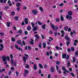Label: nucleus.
Instances as JSON below:
<instances>
[{
  "mask_svg": "<svg viewBox=\"0 0 78 78\" xmlns=\"http://www.w3.org/2000/svg\"><path fill=\"white\" fill-rule=\"evenodd\" d=\"M27 30L30 31L31 30V27L30 26H28L27 28Z\"/></svg>",
  "mask_w": 78,
  "mask_h": 78,
  "instance_id": "23",
  "label": "nucleus"
},
{
  "mask_svg": "<svg viewBox=\"0 0 78 78\" xmlns=\"http://www.w3.org/2000/svg\"><path fill=\"white\" fill-rule=\"evenodd\" d=\"M62 70L64 71L63 72V73L64 74H66V72L69 73V71L66 69V68L64 67H62Z\"/></svg>",
  "mask_w": 78,
  "mask_h": 78,
  "instance_id": "3",
  "label": "nucleus"
},
{
  "mask_svg": "<svg viewBox=\"0 0 78 78\" xmlns=\"http://www.w3.org/2000/svg\"><path fill=\"white\" fill-rule=\"evenodd\" d=\"M39 9L41 11V12H42V11H44V9H42V8L41 7H39Z\"/></svg>",
  "mask_w": 78,
  "mask_h": 78,
  "instance_id": "22",
  "label": "nucleus"
},
{
  "mask_svg": "<svg viewBox=\"0 0 78 78\" xmlns=\"http://www.w3.org/2000/svg\"><path fill=\"white\" fill-rule=\"evenodd\" d=\"M34 70H36V69H37V66H36V64H34Z\"/></svg>",
  "mask_w": 78,
  "mask_h": 78,
  "instance_id": "16",
  "label": "nucleus"
},
{
  "mask_svg": "<svg viewBox=\"0 0 78 78\" xmlns=\"http://www.w3.org/2000/svg\"><path fill=\"white\" fill-rule=\"evenodd\" d=\"M75 55H78V51H77L75 53Z\"/></svg>",
  "mask_w": 78,
  "mask_h": 78,
  "instance_id": "63",
  "label": "nucleus"
},
{
  "mask_svg": "<svg viewBox=\"0 0 78 78\" xmlns=\"http://www.w3.org/2000/svg\"><path fill=\"white\" fill-rule=\"evenodd\" d=\"M37 23H38L40 25H42V23H41V22L40 21H38Z\"/></svg>",
  "mask_w": 78,
  "mask_h": 78,
  "instance_id": "34",
  "label": "nucleus"
},
{
  "mask_svg": "<svg viewBox=\"0 0 78 78\" xmlns=\"http://www.w3.org/2000/svg\"><path fill=\"white\" fill-rule=\"evenodd\" d=\"M2 61H3L4 62L6 61V57L5 56H2Z\"/></svg>",
  "mask_w": 78,
  "mask_h": 78,
  "instance_id": "5",
  "label": "nucleus"
},
{
  "mask_svg": "<svg viewBox=\"0 0 78 78\" xmlns=\"http://www.w3.org/2000/svg\"><path fill=\"white\" fill-rule=\"evenodd\" d=\"M55 20L57 22H59L60 20V19H59V18H57Z\"/></svg>",
  "mask_w": 78,
  "mask_h": 78,
  "instance_id": "24",
  "label": "nucleus"
},
{
  "mask_svg": "<svg viewBox=\"0 0 78 78\" xmlns=\"http://www.w3.org/2000/svg\"><path fill=\"white\" fill-rule=\"evenodd\" d=\"M16 6H18V7H19L20 5H21V4L20 2H18L16 4Z\"/></svg>",
  "mask_w": 78,
  "mask_h": 78,
  "instance_id": "19",
  "label": "nucleus"
},
{
  "mask_svg": "<svg viewBox=\"0 0 78 78\" xmlns=\"http://www.w3.org/2000/svg\"><path fill=\"white\" fill-rule=\"evenodd\" d=\"M5 69H0V72H5Z\"/></svg>",
  "mask_w": 78,
  "mask_h": 78,
  "instance_id": "31",
  "label": "nucleus"
},
{
  "mask_svg": "<svg viewBox=\"0 0 78 78\" xmlns=\"http://www.w3.org/2000/svg\"><path fill=\"white\" fill-rule=\"evenodd\" d=\"M25 23L26 24H28V18H25V21H24Z\"/></svg>",
  "mask_w": 78,
  "mask_h": 78,
  "instance_id": "10",
  "label": "nucleus"
},
{
  "mask_svg": "<svg viewBox=\"0 0 78 78\" xmlns=\"http://www.w3.org/2000/svg\"><path fill=\"white\" fill-rule=\"evenodd\" d=\"M22 44L23 45H25V41H22Z\"/></svg>",
  "mask_w": 78,
  "mask_h": 78,
  "instance_id": "42",
  "label": "nucleus"
},
{
  "mask_svg": "<svg viewBox=\"0 0 78 78\" xmlns=\"http://www.w3.org/2000/svg\"><path fill=\"white\" fill-rule=\"evenodd\" d=\"M22 30H20L19 31H18V33H22Z\"/></svg>",
  "mask_w": 78,
  "mask_h": 78,
  "instance_id": "44",
  "label": "nucleus"
},
{
  "mask_svg": "<svg viewBox=\"0 0 78 78\" xmlns=\"http://www.w3.org/2000/svg\"><path fill=\"white\" fill-rule=\"evenodd\" d=\"M4 78H9V76H4Z\"/></svg>",
  "mask_w": 78,
  "mask_h": 78,
  "instance_id": "58",
  "label": "nucleus"
},
{
  "mask_svg": "<svg viewBox=\"0 0 78 78\" xmlns=\"http://www.w3.org/2000/svg\"><path fill=\"white\" fill-rule=\"evenodd\" d=\"M69 55H67L65 58L66 59H69Z\"/></svg>",
  "mask_w": 78,
  "mask_h": 78,
  "instance_id": "32",
  "label": "nucleus"
},
{
  "mask_svg": "<svg viewBox=\"0 0 78 78\" xmlns=\"http://www.w3.org/2000/svg\"><path fill=\"white\" fill-rule=\"evenodd\" d=\"M41 37H42V38L43 39H44V38H45V37H44V35L42 34L41 35Z\"/></svg>",
  "mask_w": 78,
  "mask_h": 78,
  "instance_id": "49",
  "label": "nucleus"
},
{
  "mask_svg": "<svg viewBox=\"0 0 78 78\" xmlns=\"http://www.w3.org/2000/svg\"><path fill=\"white\" fill-rule=\"evenodd\" d=\"M23 9H24L25 10H26V9H27V7H26L25 6H24L23 7Z\"/></svg>",
  "mask_w": 78,
  "mask_h": 78,
  "instance_id": "41",
  "label": "nucleus"
},
{
  "mask_svg": "<svg viewBox=\"0 0 78 78\" xmlns=\"http://www.w3.org/2000/svg\"><path fill=\"white\" fill-rule=\"evenodd\" d=\"M31 25L32 27H34V23H31Z\"/></svg>",
  "mask_w": 78,
  "mask_h": 78,
  "instance_id": "48",
  "label": "nucleus"
},
{
  "mask_svg": "<svg viewBox=\"0 0 78 78\" xmlns=\"http://www.w3.org/2000/svg\"><path fill=\"white\" fill-rule=\"evenodd\" d=\"M15 19L16 20H18L19 19V17L18 16H16L15 18Z\"/></svg>",
  "mask_w": 78,
  "mask_h": 78,
  "instance_id": "40",
  "label": "nucleus"
},
{
  "mask_svg": "<svg viewBox=\"0 0 78 78\" xmlns=\"http://www.w3.org/2000/svg\"><path fill=\"white\" fill-rule=\"evenodd\" d=\"M45 26H46V25L45 24H44V25H43L42 26V28L43 29H44V30L45 29Z\"/></svg>",
  "mask_w": 78,
  "mask_h": 78,
  "instance_id": "30",
  "label": "nucleus"
},
{
  "mask_svg": "<svg viewBox=\"0 0 78 78\" xmlns=\"http://www.w3.org/2000/svg\"><path fill=\"white\" fill-rule=\"evenodd\" d=\"M11 23L10 22H7V25L8 27H10V24Z\"/></svg>",
  "mask_w": 78,
  "mask_h": 78,
  "instance_id": "20",
  "label": "nucleus"
},
{
  "mask_svg": "<svg viewBox=\"0 0 78 78\" xmlns=\"http://www.w3.org/2000/svg\"><path fill=\"white\" fill-rule=\"evenodd\" d=\"M10 57L11 59H13V56H12V54L10 55Z\"/></svg>",
  "mask_w": 78,
  "mask_h": 78,
  "instance_id": "39",
  "label": "nucleus"
},
{
  "mask_svg": "<svg viewBox=\"0 0 78 78\" xmlns=\"http://www.w3.org/2000/svg\"><path fill=\"white\" fill-rule=\"evenodd\" d=\"M6 58L8 60V61H9V60H10V58H9V57H7Z\"/></svg>",
  "mask_w": 78,
  "mask_h": 78,
  "instance_id": "59",
  "label": "nucleus"
},
{
  "mask_svg": "<svg viewBox=\"0 0 78 78\" xmlns=\"http://www.w3.org/2000/svg\"><path fill=\"white\" fill-rule=\"evenodd\" d=\"M35 37L37 39H38L39 38V36L38 35H35Z\"/></svg>",
  "mask_w": 78,
  "mask_h": 78,
  "instance_id": "27",
  "label": "nucleus"
},
{
  "mask_svg": "<svg viewBox=\"0 0 78 78\" xmlns=\"http://www.w3.org/2000/svg\"><path fill=\"white\" fill-rule=\"evenodd\" d=\"M23 62H27V61L26 60H27V59H28V58L25 57H23Z\"/></svg>",
  "mask_w": 78,
  "mask_h": 78,
  "instance_id": "9",
  "label": "nucleus"
},
{
  "mask_svg": "<svg viewBox=\"0 0 78 78\" xmlns=\"http://www.w3.org/2000/svg\"><path fill=\"white\" fill-rule=\"evenodd\" d=\"M0 20L2 19V12H0Z\"/></svg>",
  "mask_w": 78,
  "mask_h": 78,
  "instance_id": "33",
  "label": "nucleus"
},
{
  "mask_svg": "<svg viewBox=\"0 0 78 78\" xmlns=\"http://www.w3.org/2000/svg\"><path fill=\"white\" fill-rule=\"evenodd\" d=\"M51 72H52V73H53V72H54L55 71V69L53 68V67H51Z\"/></svg>",
  "mask_w": 78,
  "mask_h": 78,
  "instance_id": "12",
  "label": "nucleus"
},
{
  "mask_svg": "<svg viewBox=\"0 0 78 78\" xmlns=\"http://www.w3.org/2000/svg\"><path fill=\"white\" fill-rule=\"evenodd\" d=\"M56 63L57 64H60V63L59 62L57 61L56 62Z\"/></svg>",
  "mask_w": 78,
  "mask_h": 78,
  "instance_id": "61",
  "label": "nucleus"
},
{
  "mask_svg": "<svg viewBox=\"0 0 78 78\" xmlns=\"http://www.w3.org/2000/svg\"><path fill=\"white\" fill-rule=\"evenodd\" d=\"M56 69L57 70H58V69H59V66H56Z\"/></svg>",
  "mask_w": 78,
  "mask_h": 78,
  "instance_id": "56",
  "label": "nucleus"
},
{
  "mask_svg": "<svg viewBox=\"0 0 78 78\" xmlns=\"http://www.w3.org/2000/svg\"><path fill=\"white\" fill-rule=\"evenodd\" d=\"M67 46L68 47L69 46V45L70 44V42L68 41L67 42Z\"/></svg>",
  "mask_w": 78,
  "mask_h": 78,
  "instance_id": "54",
  "label": "nucleus"
},
{
  "mask_svg": "<svg viewBox=\"0 0 78 78\" xmlns=\"http://www.w3.org/2000/svg\"><path fill=\"white\" fill-rule=\"evenodd\" d=\"M61 17V21H64V18L62 17V15H61L60 16Z\"/></svg>",
  "mask_w": 78,
  "mask_h": 78,
  "instance_id": "29",
  "label": "nucleus"
},
{
  "mask_svg": "<svg viewBox=\"0 0 78 78\" xmlns=\"http://www.w3.org/2000/svg\"><path fill=\"white\" fill-rule=\"evenodd\" d=\"M17 11H19V10H20V8L19 7H17Z\"/></svg>",
  "mask_w": 78,
  "mask_h": 78,
  "instance_id": "62",
  "label": "nucleus"
},
{
  "mask_svg": "<svg viewBox=\"0 0 78 78\" xmlns=\"http://www.w3.org/2000/svg\"><path fill=\"white\" fill-rule=\"evenodd\" d=\"M11 73H12V71H10L9 73V75H10L11 74Z\"/></svg>",
  "mask_w": 78,
  "mask_h": 78,
  "instance_id": "53",
  "label": "nucleus"
},
{
  "mask_svg": "<svg viewBox=\"0 0 78 78\" xmlns=\"http://www.w3.org/2000/svg\"><path fill=\"white\" fill-rule=\"evenodd\" d=\"M12 41H13V42H14V41H15V38H12Z\"/></svg>",
  "mask_w": 78,
  "mask_h": 78,
  "instance_id": "51",
  "label": "nucleus"
},
{
  "mask_svg": "<svg viewBox=\"0 0 78 78\" xmlns=\"http://www.w3.org/2000/svg\"><path fill=\"white\" fill-rule=\"evenodd\" d=\"M50 76H51V74H49L48 76V78H50Z\"/></svg>",
  "mask_w": 78,
  "mask_h": 78,
  "instance_id": "64",
  "label": "nucleus"
},
{
  "mask_svg": "<svg viewBox=\"0 0 78 78\" xmlns=\"http://www.w3.org/2000/svg\"><path fill=\"white\" fill-rule=\"evenodd\" d=\"M4 48V46L2 44H0V51H2L3 50Z\"/></svg>",
  "mask_w": 78,
  "mask_h": 78,
  "instance_id": "6",
  "label": "nucleus"
},
{
  "mask_svg": "<svg viewBox=\"0 0 78 78\" xmlns=\"http://www.w3.org/2000/svg\"><path fill=\"white\" fill-rule=\"evenodd\" d=\"M64 30L65 31H67L68 30V26H66L65 27Z\"/></svg>",
  "mask_w": 78,
  "mask_h": 78,
  "instance_id": "28",
  "label": "nucleus"
},
{
  "mask_svg": "<svg viewBox=\"0 0 78 78\" xmlns=\"http://www.w3.org/2000/svg\"><path fill=\"white\" fill-rule=\"evenodd\" d=\"M75 48H74V47H71V50L72 51H74Z\"/></svg>",
  "mask_w": 78,
  "mask_h": 78,
  "instance_id": "43",
  "label": "nucleus"
},
{
  "mask_svg": "<svg viewBox=\"0 0 78 78\" xmlns=\"http://www.w3.org/2000/svg\"><path fill=\"white\" fill-rule=\"evenodd\" d=\"M37 26H36L35 27H34L33 29V31H35L37 30Z\"/></svg>",
  "mask_w": 78,
  "mask_h": 78,
  "instance_id": "18",
  "label": "nucleus"
},
{
  "mask_svg": "<svg viewBox=\"0 0 78 78\" xmlns=\"http://www.w3.org/2000/svg\"><path fill=\"white\" fill-rule=\"evenodd\" d=\"M50 25H51V27L53 30L55 29V26H54V25L51 24V23H50Z\"/></svg>",
  "mask_w": 78,
  "mask_h": 78,
  "instance_id": "15",
  "label": "nucleus"
},
{
  "mask_svg": "<svg viewBox=\"0 0 78 78\" xmlns=\"http://www.w3.org/2000/svg\"><path fill=\"white\" fill-rule=\"evenodd\" d=\"M15 47L16 48V49H17V50H19V51L21 50V52H22L23 51V50L22 49H21V48H19L18 47V46H17V44H16L15 45Z\"/></svg>",
  "mask_w": 78,
  "mask_h": 78,
  "instance_id": "4",
  "label": "nucleus"
},
{
  "mask_svg": "<svg viewBox=\"0 0 78 78\" xmlns=\"http://www.w3.org/2000/svg\"><path fill=\"white\" fill-rule=\"evenodd\" d=\"M66 54H63L62 55V58L64 59L66 58Z\"/></svg>",
  "mask_w": 78,
  "mask_h": 78,
  "instance_id": "17",
  "label": "nucleus"
},
{
  "mask_svg": "<svg viewBox=\"0 0 78 78\" xmlns=\"http://www.w3.org/2000/svg\"><path fill=\"white\" fill-rule=\"evenodd\" d=\"M70 62H69V61H68V63H67V66L68 67H69L70 66Z\"/></svg>",
  "mask_w": 78,
  "mask_h": 78,
  "instance_id": "45",
  "label": "nucleus"
},
{
  "mask_svg": "<svg viewBox=\"0 0 78 78\" xmlns=\"http://www.w3.org/2000/svg\"><path fill=\"white\" fill-rule=\"evenodd\" d=\"M55 28H54V30H55V31H57V30H58V27H55Z\"/></svg>",
  "mask_w": 78,
  "mask_h": 78,
  "instance_id": "37",
  "label": "nucleus"
},
{
  "mask_svg": "<svg viewBox=\"0 0 78 78\" xmlns=\"http://www.w3.org/2000/svg\"><path fill=\"white\" fill-rule=\"evenodd\" d=\"M30 43L31 44H32V45L34 44V42H33V41H30Z\"/></svg>",
  "mask_w": 78,
  "mask_h": 78,
  "instance_id": "60",
  "label": "nucleus"
},
{
  "mask_svg": "<svg viewBox=\"0 0 78 78\" xmlns=\"http://www.w3.org/2000/svg\"><path fill=\"white\" fill-rule=\"evenodd\" d=\"M25 34L26 35L28 34V32L27 31H25Z\"/></svg>",
  "mask_w": 78,
  "mask_h": 78,
  "instance_id": "52",
  "label": "nucleus"
},
{
  "mask_svg": "<svg viewBox=\"0 0 78 78\" xmlns=\"http://www.w3.org/2000/svg\"><path fill=\"white\" fill-rule=\"evenodd\" d=\"M18 44H20V45L22 46V41L20 40H18L17 42Z\"/></svg>",
  "mask_w": 78,
  "mask_h": 78,
  "instance_id": "13",
  "label": "nucleus"
},
{
  "mask_svg": "<svg viewBox=\"0 0 78 78\" xmlns=\"http://www.w3.org/2000/svg\"><path fill=\"white\" fill-rule=\"evenodd\" d=\"M0 35L1 36H3L4 35V33H0Z\"/></svg>",
  "mask_w": 78,
  "mask_h": 78,
  "instance_id": "38",
  "label": "nucleus"
},
{
  "mask_svg": "<svg viewBox=\"0 0 78 78\" xmlns=\"http://www.w3.org/2000/svg\"><path fill=\"white\" fill-rule=\"evenodd\" d=\"M68 15L66 16V18L67 19H69V20H71L72 19V17L71 16L72 15L73 13L72 11H69L68 12Z\"/></svg>",
  "mask_w": 78,
  "mask_h": 78,
  "instance_id": "1",
  "label": "nucleus"
},
{
  "mask_svg": "<svg viewBox=\"0 0 78 78\" xmlns=\"http://www.w3.org/2000/svg\"><path fill=\"white\" fill-rule=\"evenodd\" d=\"M14 14H15V12H14V11H13L12 12L11 14L12 16H14Z\"/></svg>",
  "mask_w": 78,
  "mask_h": 78,
  "instance_id": "35",
  "label": "nucleus"
},
{
  "mask_svg": "<svg viewBox=\"0 0 78 78\" xmlns=\"http://www.w3.org/2000/svg\"><path fill=\"white\" fill-rule=\"evenodd\" d=\"M63 5H64V4L62 3L58 5V6H63Z\"/></svg>",
  "mask_w": 78,
  "mask_h": 78,
  "instance_id": "36",
  "label": "nucleus"
},
{
  "mask_svg": "<svg viewBox=\"0 0 78 78\" xmlns=\"http://www.w3.org/2000/svg\"><path fill=\"white\" fill-rule=\"evenodd\" d=\"M29 73V72H28V71L27 69L24 70V76H27V74H28Z\"/></svg>",
  "mask_w": 78,
  "mask_h": 78,
  "instance_id": "7",
  "label": "nucleus"
},
{
  "mask_svg": "<svg viewBox=\"0 0 78 78\" xmlns=\"http://www.w3.org/2000/svg\"><path fill=\"white\" fill-rule=\"evenodd\" d=\"M26 68H27V69H28V68H29V65H27L26 66Z\"/></svg>",
  "mask_w": 78,
  "mask_h": 78,
  "instance_id": "57",
  "label": "nucleus"
},
{
  "mask_svg": "<svg viewBox=\"0 0 78 78\" xmlns=\"http://www.w3.org/2000/svg\"><path fill=\"white\" fill-rule=\"evenodd\" d=\"M13 59H11L10 60L12 64V66H16V64H17V62L16 61L14 63H13Z\"/></svg>",
  "mask_w": 78,
  "mask_h": 78,
  "instance_id": "2",
  "label": "nucleus"
},
{
  "mask_svg": "<svg viewBox=\"0 0 78 78\" xmlns=\"http://www.w3.org/2000/svg\"><path fill=\"white\" fill-rule=\"evenodd\" d=\"M61 33L62 34V35H61V36L63 37V34H64V30H62L61 31Z\"/></svg>",
  "mask_w": 78,
  "mask_h": 78,
  "instance_id": "26",
  "label": "nucleus"
},
{
  "mask_svg": "<svg viewBox=\"0 0 78 78\" xmlns=\"http://www.w3.org/2000/svg\"><path fill=\"white\" fill-rule=\"evenodd\" d=\"M27 48L29 50H31V48L30 46H28Z\"/></svg>",
  "mask_w": 78,
  "mask_h": 78,
  "instance_id": "50",
  "label": "nucleus"
},
{
  "mask_svg": "<svg viewBox=\"0 0 78 78\" xmlns=\"http://www.w3.org/2000/svg\"><path fill=\"white\" fill-rule=\"evenodd\" d=\"M75 57H73V62H75Z\"/></svg>",
  "mask_w": 78,
  "mask_h": 78,
  "instance_id": "47",
  "label": "nucleus"
},
{
  "mask_svg": "<svg viewBox=\"0 0 78 78\" xmlns=\"http://www.w3.org/2000/svg\"><path fill=\"white\" fill-rule=\"evenodd\" d=\"M65 39L67 41H70V38L68 37V35H67L65 37Z\"/></svg>",
  "mask_w": 78,
  "mask_h": 78,
  "instance_id": "11",
  "label": "nucleus"
},
{
  "mask_svg": "<svg viewBox=\"0 0 78 78\" xmlns=\"http://www.w3.org/2000/svg\"><path fill=\"white\" fill-rule=\"evenodd\" d=\"M32 12L34 15H36L37 13V11L36 10H33L32 11Z\"/></svg>",
  "mask_w": 78,
  "mask_h": 78,
  "instance_id": "8",
  "label": "nucleus"
},
{
  "mask_svg": "<svg viewBox=\"0 0 78 78\" xmlns=\"http://www.w3.org/2000/svg\"><path fill=\"white\" fill-rule=\"evenodd\" d=\"M39 66L40 68H41V69H42L43 68V66H42V64L40 63L39 64Z\"/></svg>",
  "mask_w": 78,
  "mask_h": 78,
  "instance_id": "25",
  "label": "nucleus"
},
{
  "mask_svg": "<svg viewBox=\"0 0 78 78\" xmlns=\"http://www.w3.org/2000/svg\"><path fill=\"white\" fill-rule=\"evenodd\" d=\"M74 3H78V1L77 0H74Z\"/></svg>",
  "mask_w": 78,
  "mask_h": 78,
  "instance_id": "55",
  "label": "nucleus"
},
{
  "mask_svg": "<svg viewBox=\"0 0 78 78\" xmlns=\"http://www.w3.org/2000/svg\"><path fill=\"white\" fill-rule=\"evenodd\" d=\"M68 31H69V32H70L71 31V28H69L68 29Z\"/></svg>",
  "mask_w": 78,
  "mask_h": 78,
  "instance_id": "46",
  "label": "nucleus"
},
{
  "mask_svg": "<svg viewBox=\"0 0 78 78\" xmlns=\"http://www.w3.org/2000/svg\"><path fill=\"white\" fill-rule=\"evenodd\" d=\"M74 42L75 43H74V45H76V43H77L78 42V41L77 40H75Z\"/></svg>",
  "mask_w": 78,
  "mask_h": 78,
  "instance_id": "21",
  "label": "nucleus"
},
{
  "mask_svg": "<svg viewBox=\"0 0 78 78\" xmlns=\"http://www.w3.org/2000/svg\"><path fill=\"white\" fill-rule=\"evenodd\" d=\"M42 45H43L44 48H45L46 47V43L44 42L42 43Z\"/></svg>",
  "mask_w": 78,
  "mask_h": 78,
  "instance_id": "14",
  "label": "nucleus"
}]
</instances>
